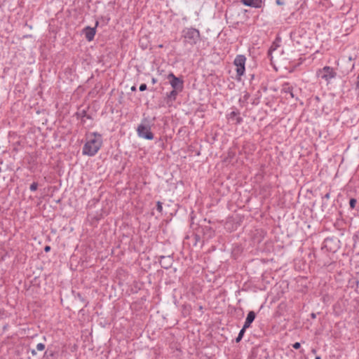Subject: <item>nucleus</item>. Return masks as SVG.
Masks as SVG:
<instances>
[{"label":"nucleus","instance_id":"nucleus-6","mask_svg":"<svg viewBox=\"0 0 359 359\" xmlns=\"http://www.w3.org/2000/svg\"><path fill=\"white\" fill-rule=\"evenodd\" d=\"M168 79H169L170 84L173 89L177 90L179 91L182 90L183 81L180 79L176 77L172 73L168 74Z\"/></svg>","mask_w":359,"mask_h":359},{"label":"nucleus","instance_id":"nucleus-22","mask_svg":"<svg viewBox=\"0 0 359 359\" xmlns=\"http://www.w3.org/2000/svg\"><path fill=\"white\" fill-rule=\"evenodd\" d=\"M31 353H32V354L33 355H35L36 354V351H35L34 349L32 350V351H31Z\"/></svg>","mask_w":359,"mask_h":359},{"label":"nucleus","instance_id":"nucleus-2","mask_svg":"<svg viewBox=\"0 0 359 359\" xmlns=\"http://www.w3.org/2000/svg\"><path fill=\"white\" fill-rule=\"evenodd\" d=\"M151 125L152 122L149 118H143L137 128L138 136L146 140H152L154 138V135L151 132Z\"/></svg>","mask_w":359,"mask_h":359},{"label":"nucleus","instance_id":"nucleus-23","mask_svg":"<svg viewBox=\"0 0 359 359\" xmlns=\"http://www.w3.org/2000/svg\"><path fill=\"white\" fill-rule=\"evenodd\" d=\"M151 81H152V83H154H154H156V79H154V78H153Z\"/></svg>","mask_w":359,"mask_h":359},{"label":"nucleus","instance_id":"nucleus-20","mask_svg":"<svg viewBox=\"0 0 359 359\" xmlns=\"http://www.w3.org/2000/svg\"><path fill=\"white\" fill-rule=\"evenodd\" d=\"M50 250V246H46L45 251L48 252Z\"/></svg>","mask_w":359,"mask_h":359},{"label":"nucleus","instance_id":"nucleus-26","mask_svg":"<svg viewBox=\"0 0 359 359\" xmlns=\"http://www.w3.org/2000/svg\"><path fill=\"white\" fill-rule=\"evenodd\" d=\"M316 359H320V356H317V357H316Z\"/></svg>","mask_w":359,"mask_h":359},{"label":"nucleus","instance_id":"nucleus-16","mask_svg":"<svg viewBox=\"0 0 359 359\" xmlns=\"http://www.w3.org/2000/svg\"><path fill=\"white\" fill-rule=\"evenodd\" d=\"M146 89H147V85L146 84L142 83V84L140 85V91H144Z\"/></svg>","mask_w":359,"mask_h":359},{"label":"nucleus","instance_id":"nucleus-11","mask_svg":"<svg viewBox=\"0 0 359 359\" xmlns=\"http://www.w3.org/2000/svg\"><path fill=\"white\" fill-rule=\"evenodd\" d=\"M245 329H244V327H243V328L241 330L238 337L236 339V342H239L242 339L243 334L245 333Z\"/></svg>","mask_w":359,"mask_h":359},{"label":"nucleus","instance_id":"nucleus-25","mask_svg":"<svg viewBox=\"0 0 359 359\" xmlns=\"http://www.w3.org/2000/svg\"><path fill=\"white\" fill-rule=\"evenodd\" d=\"M325 197L328 198L330 197L329 194H326V195H325Z\"/></svg>","mask_w":359,"mask_h":359},{"label":"nucleus","instance_id":"nucleus-17","mask_svg":"<svg viewBox=\"0 0 359 359\" xmlns=\"http://www.w3.org/2000/svg\"><path fill=\"white\" fill-rule=\"evenodd\" d=\"M292 346H293V348H295V349H298V348H300L301 344H300V343H299V342H296V343H294V344L292 345Z\"/></svg>","mask_w":359,"mask_h":359},{"label":"nucleus","instance_id":"nucleus-14","mask_svg":"<svg viewBox=\"0 0 359 359\" xmlns=\"http://www.w3.org/2000/svg\"><path fill=\"white\" fill-rule=\"evenodd\" d=\"M37 187H38V184L36 183V182H33L30 185V190L32 191H36L37 189Z\"/></svg>","mask_w":359,"mask_h":359},{"label":"nucleus","instance_id":"nucleus-21","mask_svg":"<svg viewBox=\"0 0 359 359\" xmlns=\"http://www.w3.org/2000/svg\"><path fill=\"white\" fill-rule=\"evenodd\" d=\"M276 3H277V4H278V5H283V2H281L280 0H277V1H276Z\"/></svg>","mask_w":359,"mask_h":359},{"label":"nucleus","instance_id":"nucleus-15","mask_svg":"<svg viewBox=\"0 0 359 359\" xmlns=\"http://www.w3.org/2000/svg\"><path fill=\"white\" fill-rule=\"evenodd\" d=\"M356 203H357V201H356V200H355V199H354V198H351V199L350 200V203H350V206H351L352 208H355Z\"/></svg>","mask_w":359,"mask_h":359},{"label":"nucleus","instance_id":"nucleus-7","mask_svg":"<svg viewBox=\"0 0 359 359\" xmlns=\"http://www.w3.org/2000/svg\"><path fill=\"white\" fill-rule=\"evenodd\" d=\"M241 1L247 6L254 8H260L262 6V0H241Z\"/></svg>","mask_w":359,"mask_h":359},{"label":"nucleus","instance_id":"nucleus-18","mask_svg":"<svg viewBox=\"0 0 359 359\" xmlns=\"http://www.w3.org/2000/svg\"><path fill=\"white\" fill-rule=\"evenodd\" d=\"M157 209L158 211H161L162 210V205H161V203L160 202H158V204H157Z\"/></svg>","mask_w":359,"mask_h":359},{"label":"nucleus","instance_id":"nucleus-8","mask_svg":"<svg viewBox=\"0 0 359 359\" xmlns=\"http://www.w3.org/2000/svg\"><path fill=\"white\" fill-rule=\"evenodd\" d=\"M83 33L85 34L86 38L88 41H90L93 39L95 35V28L86 27L83 30Z\"/></svg>","mask_w":359,"mask_h":359},{"label":"nucleus","instance_id":"nucleus-12","mask_svg":"<svg viewBox=\"0 0 359 359\" xmlns=\"http://www.w3.org/2000/svg\"><path fill=\"white\" fill-rule=\"evenodd\" d=\"M178 91H179V90H177L173 89V90L170 93V94H169L168 97H169L170 98H172L173 100H175V97H176V95H177V92H178Z\"/></svg>","mask_w":359,"mask_h":359},{"label":"nucleus","instance_id":"nucleus-5","mask_svg":"<svg viewBox=\"0 0 359 359\" xmlns=\"http://www.w3.org/2000/svg\"><path fill=\"white\" fill-rule=\"evenodd\" d=\"M184 36L187 42L195 43L199 39V32L193 28H189L184 31Z\"/></svg>","mask_w":359,"mask_h":359},{"label":"nucleus","instance_id":"nucleus-1","mask_svg":"<svg viewBox=\"0 0 359 359\" xmlns=\"http://www.w3.org/2000/svg\"><path fill=\"white\" fill-rule=\"evenodd\" d=\"M102 144L101 135L91 133L86 135V142L83 147V154L89 156L95 155Z\"/></svg>","mask_w":359,"mask_h":359},{"label":"nucleus","instance_id":"nucleus-3","mask_svg":"<svg viewBox=\"0 0 359 359\" xmlns=\"http://www.w3.org/2000/svg\"><path fill=\"white\" fill-rule=\"evenodd\" d=\"M316 74L318 77L325 80L327 83H329L330 80L334 78L336 76V72L334 70L328 66L318 69Z\"/></svg>","mask_w":359,"mask_h":359},{"label":"nucleus","instance_id":"nucleus-19","mask_svg":"<svg viewBox=\"0 0 359 359\" xmlns=\"http://www.w3.org/2000/svg\"><path fill=\"white\" fill-rule=\"evenodd\" d=\"M236 115V113L235 111H232L230 114L231 117L235 116Z\"/></svg>","mask_w":359,"mask_h":359},{"label":"nucleus","instance_id":"nucleus-13","mask_svg":"<svg viewBox=\"0 0 359 359\" xmlns=\"http://www.w3.org/2000/svg\"><path fill=\"white\" fill-rule=\"evenodd\" d=\"M45 349V345L42 343H39L36 345V350L39 351H42Z\"/></svg>","mask_w":359,"mask_h":359},{"label":"nucleus","instance_id":"nucleus-9","mask_svg":"<svg viewBox=\"0 0 359 359\" xmlns=\"http://www.w3.org/2000/svg\"><path fill=\"white\" fill-rule=\"evenodd\" d=\"M255 318V313L254 311H250L245 319V324L243 325L244 329H247L250 326V324L253 322Z\"/></svg>","mask_w":359,"mask_h":359},{"label":"nucleus","instance_id":"nucleus-10","mask_svg":"<svg viewBox=\"0 0 359 359\" xmlns=\"http://www.w3.org/2000/svg\"><path fill=\"white\" fill-rule=\"evenodd\" d=\"M283 90H284V92H285V93H289L292 97H294V95H293V93H292V88H291V87H290V86H289V85H288V84L285 85V86H283Z\"/></svg>","mask_w":359,"mask_h":359},{"label":"nucleus","instance_id":"nucleus-4","mask_svg":"<svg viewBox=\"0 0 359 359\" xmlns=\"http://www.w3.org/2000/svg\"><path fill=\"white\" fill-rule=\"evenodd\" d=\"M246 58L243 55H237L234 60V65L236 67L237 76L241 77L245 73V65Z\"/></svg>","mask_w":359,"mask_h":359},{"label":"nucleus","instance_id":"nucleus-24","mask_svg":"<svg viewBox=\"0 0 359 359\" xmlns=\"http://www.w3.org/2000/svg\"><path fill=\"white\" fill-rule=\"evenodd\" d=\"M131 90H133V91L136 90V87H135V86H133V87L131 88Z\"/></svg>","mask_w":359,"mask_h":359}]
</instances>
